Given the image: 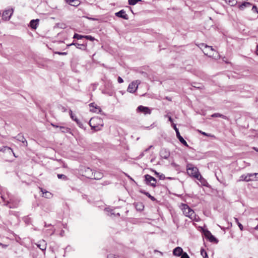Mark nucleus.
Here are the masks:
<instances>
[{
	"instance_id": "obj_1",
	"label": "nucleus",
	"mask_w": 258,
	"mask_h": 258,
	"mask_svg": "<svg viewBox=\"0 0 258 258\" xmlns=\"http://www.w3.org/2000/svg\"><path fill=\"white\" fill-rule=\"evenodd\" d=\"M186 170L188 175L190 176H192L198 180L203 179V177L199 172L198 168L194 166L192 164L188 163L187 164Z\"/></svg>"
},
{
	"instance_id": "obj_2",
	"label": "nucleus",
	"mask_w": 258,
	"mask_h": 258,
	"mask_svg": "<svg viewBox=\"0 0 258 258\" xmlns=\"http://www.w3.org/2000/svg\"><path fill=\"white\" fill-rule=\"evenodd\" d=\"M181 210L183 214L189 217L190 219H195L197 217L194 211L192 210L187 204H182L181 205Z\"/></svg>"
},
{
	"instance_id": "obj_3",
	"label": "nucleus",
	"mask_w": 258,
	"mask_h": 258,
	"mask_svg": "<svg viewBox=\"0 0 258 258\" xmlns=\"http://www.w3.org/2000/svg\"><path fill=\"white\" fill-rule=\"evenodd\" d=\"M9 200H7L4 205L10 209H15L18 207L20 201L12 196L8 195Z\"/></svg>"
},
{
	"instance_id": "obj_4",
	"label": "nucleus",
	"mask_w": 258,
	"mask_h": 258,
	"mask_svg": "<svg viewBox=\"0 0 258 258\" xmlns=\"http://www.w3.org/2000/svg\"><path fill=\"white\" fill-rule=\"evenodd\" d=\"M100 120V119L98 117L91 118L89 121V124L91 127V129L94 130L95 131H98L101 130V127L103 126V124L95 125V123L97 122V121Z\"/></svg>"
},
{
	"instance_id": "obj_5",
	"label": "nucleus",
	"mask_w": 258,
	"mask_h": 258,
	"mask_svg": "<svg viewBox=\"0 0 258 258\" xmlns=\"http://www.w3.org/2000/svg\"><path fill=\"white\" fill-rule=\"evenodd\" d=\"M140 84V81L139 80L134 81L132 83H131L127 89V91L132 93H135L138 88V85Z\"/></svg>"
},
{
	"instance_id": "obj_6",
	"label": "nucleus",
	"mask_w": 258,
	"mask_h": 258,
	"mask_svg": "<svg viewBox=\"0 0 258 258\" xmlns=\"http://www.w3.org/2000/svg\"><path fill=\"white\" fill-rule=\"evenodd\" d=\"M144 177L146 184L149 185L153 187L156 186V179L154 177L149 174L145 175Z\"/></svg>"
},
{
	"instance_id": "obj_7",
	"label": "nucleus",
	"mask_w": 258,
	"mask_h": 258,
	"mask_svg": "<svg viewBox=\"0 0 258 258\" xmlns=\"http://www.w3.org/2000/svg\"><path fill=\"white\" fill-rule=\"evenodd\" d=\"M173 127L176 132V137L180 141L181 143H182L183 145L188 147V145L187 142L185 141V140L181 136L180 133L179 132L178 129L177 128L175 124L173 123Z\"/></svg>"
},
{
	"instance_id": "obj_8",
	"label": "nucleus",
	"mask_w": 258,
	"mask_h": 258,
	"mask_svg": "<svg viewBox=\"0 0 258 258\" xmlns=\"http://www.w3.org/2000/svg\"><path fill=\"white\" fill-rule=\"evenodd\" d=\"M13 13V9H9L4 11L2 14V18L5 21L9 20Z\"/></svg>"
},
{
	"instance_id": "obj_9",
	"label": "nucleus",
	"mask_w": 258,
	"mask_h": 258,
	"mask_svg": "<svg viewBox=\"0 0 258 258\" xmlns=\"http://www.w3.org/2000/svg\"><path fill=\"white\" fill-rule=\"evenodd\" d=\"M137 111L143 113L144 114H150L151 113L150 109L146 106L140 105L137 107Z\"/></svg>"
},
{
	"instance_id": "obj_10",
	"label": "nucleus",
	"mask_w": 258,
	"mask_h": 258,
	"mask_svg": "<svg viewBox=\"0 0 258 258\" xmlns=\"http://www.w3.org/2000/svg\"><path fill=\"white\" fill-rule=\"evenodd\" d=\"M170 155V152L166 149H162L160 152V156L163 159H167L169 157Z\"/></svg>"
},
{
	"instance_id": "obj_11",
	"label": "nucleus",
	"mask_w": 258,
	"mask_h": 258,
	"mask_svg": "<svg viewBox=\"0 0 258 258\" xmlns=\"http://www.w3.org/2000/svg\"><path fill=\"white\" fill-rule=\"evenodd\" d=\"M94 171L90 168L88 167L85 169L84 171V176L88 178L92 179Z\"/></svg>"
},
{
	"instance_id": "obj_12",
	"label": "nucleus",
	"mask_w": 258,
	"mask_h": 258,
	"mask_svg": "<svg viewBox=\"0 0 258 258\" xmlns=\"http://www.w3.org/2000/svg\"><path fill=\"white\" fill-rule=\"evenodd\" d=\"M115 15L119 18H122L124 20H128V17L125 13V11L124 10H121L118 12L115 13Z\"/></svg>"
},
{
	"instance_id": "obj_13",
	"label": "nucleus",
	"mask_w": 258,
	"mask_h": 258,
	"mask_svg": "<svg viewBox=\"0 0 258 258\" xmlns=\"http://www.w3.org/2000/svg\"><path fill=\"white\" fill-rule=\"evenodd\" d=\"M89 106L92 107L90 108V110L91 112L99 113L102 110L100 107L97 106L95 103H91L89 104Z\"/></svg>"
},
{
	"instance_id": "obj_14",
	"label": "nucleus",
	"mask_w": 258,
	"mask_h": 258,
	"mask_svg": "<svg viewBox=\"0 0 258 258\" xmlns=\"http://www.w3.org/2000/svg\"><path fill=\"white\" fill-rule=\"evenodd\" d=\"M205 236L209 239V240L210 242H215L216 243L218 242V240L216 239V238L214 235H213L211 234V233L210 231H207V232H205Z\"/></svg>"
},
{
	"instance_id": "obj_15",
	"label": "nucleus",
	"mask_w": 258,
	"mask_h": 258,
	"mask_svg": "<svg viewBox=\"0 0 258 258\" xmlns=\"http://www.w3.org/2000/svg\"><path fill=\"white\" fill-rule=\"evenodd\" d=\"M36 245L39 248L43 251L46 250L47 244L45 240H42L38 241L36 243Z\"/></svg>"
},
{
	"instance_id": "obj_16",
	"label": "nucleus",
	"mask_w": 258,
	"mask_h": 258,
	"mask_svg": "<svg viewBox=\"0 0 258 258\" xmlns=\"http://www.w3.org/2000/svg\"><path fill=\"white\" fill-rule=\"evenodd\" d=\"M17 140L20 142H21L23 143V146L27 147L28 145L27 141L21 134H19L18 135L17 137H15Z\"/></svg>"
},
{
	"instance_id": "obj_17",
	"label": "nucleus",
	"mask_w": 258,
	"mask_h": 258,
	"mask_svg": "<svg viewBox=\"0 0 258 258\" xmlns=\"http://www.w3.org/2000/svg\"><path fill=\"white\" fill-rule=\"evenodd\" d=\"M51 125L56 128H59L60 131L63 133H69L70 131V128L63 126H59L53 123H51Z\"/></svg>"
},
{
	"instance_id": "obj_18",
	"label": "nucleus",
	"mask_w": 258,
	"mask_h": 258,
	"mask_svg": "<svg viewBox=\"0 0 258 258\" xmlns=\"http://www.w3.org/2000/svg\"><path fill=\"white\" fill-rule=\"evenodd\" d=\"M183 253V252L182 248L179 246L176 247L173 250V254L175 256H181Z\"/></svg>"
},
{
	"instance_id": "obj_19",
	"label": "nucleus",
	"mask_w": 258,
	"mask_h": 258,
	"mask_svg": "<svg viewBox=\"0 0 258 258\" xmlns=\"http://www.w3.org/2000/svg\"><path fill=\"white\" fill-rule=\"evenodd\" d=\"M71 45H75L77 48L82 50H86L87 48L86 44H79L78 43H75L73 42L72 43L69 44L68 46Z\"/></svg>"
},
{
	"instance_id": "obj_20",
	"label": "nucleus",
	"mask_w": 258,
	"mask_h": 258,
	"mask_svg": "<svg viewBox=\"0 0 258 258\" xmlns=\"http://www.w3.org/2000/svg\"><path fill=\"white\" fill-rule=\"evenodd\" d=\"M65 1L69 5L76 7L80 5V2L79 0H65Z\"/></svg>"
},
{
	"instance_id": "obj_21",
	"label": "nucleus",
	"mask_w": 258,
	"mask_h": 258,
	"mask_svg": "<svg viewBox=\"0 0 258 258\" xmlns=\"http://www.w3.org/2000/svg\"><path fill=\"white\" fill-rule=\"evenodd\" d=\"M39 20L33 19L30 22V26L33 29H36L38 25Z\"/></svg>"
},
{
	"instance_id": "obj_22",
	"label": "nucleus",
	"mask_w": 258,
	"mask_h": 258,
	"mask_svg": "<svg viewBox=\"0 0 258 258\" xmlns=\"http://www.w3.org/2000/svg\"><path fill=\"white\" fill-rule=\"evenodd\" d=\"M103 177V174L102 173L99 171L94 172L92 179L99 180Z\"/></svg>"
},
{
	"instance_id": "obj_23",
	"label": "nucleus",
	"mask_w": 258,
	"mask_h": 258,
	"mask_svg": "<svg viewBox=\"0 0 258 258\" xmlns=\"http://www.w3.org/2000/svg\"><path fill=\"white\" fill-rule=\"evenodd\" d=\"M140 192L145 195L149 198H150L152 201H156V199L152 196H151L148 192L146 191L145 190L141 189L140 190Z\"/></svg>"
},
{
	"instance_id": "obj_24",
	"label": "nucleus",
	"mask_w": 258,
	"mask_h": 258,
	"mask_svg": "<svg viewBox=\"0 0 258 258\" xmlns=\"http://www.w3.org/2000/svg\"><path fill=\"white\" fill-rule=\"evenodd\" d=\"M251 5H252L249 2H245L243 3L242 4H241L240 5H239V8L240 10H243L245 8L250 7L251 6Z\"/></svg>"
},
{
	"instance_id": "obj_25",
	"label": "nucleus",
	"mask_w": 258,
	"mask_h": 258,
	"mask_svg": "<svg viewBox=\"0 0 258 258\" xmlns=\"http://www.w3.org/2000/svg\"><path fill=\"white\" fill-rule=\"evenodd\" d=\"M0 151H2L4 152H6V151L12 152L13 153L14 156L16 157L15 153L13 152V151H12L11 148L7 147V146H4L2 148H0Z\"/></svg>"
},
{
	"instance_id": "obj_26",
	"label": "nucleus",
	"mask_w": 258,
	"mask_h": 258,
	"mask_svg": "<svg viewBox=\"0 0 258 258\" xmlns=\"http://www.w3.org/2000/svg\"><path fill=\"white\" fill-rule=\"evenodd\" d=\"M200 47L201 49H210L211 50L213 51V48L212 46L207 45V44H205L204 43H201L200 44Z\"/></svg>"
},
{
	"instance_id": "obj_27",
	"label": "nucleus",
	"mask_w": 258,
	"mask_h": 258,
	"mask_svg": "<svg viewBox=\"0 0 258 258\" xmlns=\"http://www.w3.org/2000/svg\"><path fill=\"white\" fill-rule=\"evenodd\" d=\"M239 181H249L250 178H248L247 175L243 174L240 176Z\"/></svg>"
},
{
	"instance_id": "obj_28",
	"label": "nucleus",
	"mask_w": 258,
	"mask_h": 258,
	"mask_svg": "<svg viewBox=\"0 0 258 258\" xmlns=\"http://www.w3.org/2000/svg\"><path fill=\"white\" fill-rule=\"evenodd\" d=\"M211 116L212 117H221V118H222L224 119H225L226 118V116H225L223 114H220L219 113H214L211 115Z\"/></svg>"
},
{
	"instance_id": "obj_29",
	"label": "nucleus",
	"mask_w": 258,
	"mask_h": 258,
	"mask_svg": "<svg viewBox=\"0 0 258 258\" xmlns=\"http://www.w3.org/2000/svg\"><path fill=\"white\" fill-rule=\"evenodd\" d=\"M57 176L58 178L61 179L64 181H66V180H68V177L64 174H58L57 175Z\"/></svg>"
},
{
	"instance_id": "obj_30",
	"label": "nucleus",
	"mask_w": 258,
	"mask_h": 258,
	"mask_svg": "<svg viewBox=\"0 0 258 258\" xmlns=\"http://www.w3.org/2000/svg\"><path fill=\"white\" fill-rule=\"evenodd\" d=\"M105 211L108 213V215H109V214L110 215H115V213L114 212V210L111 209L109 208H106L105 209Z\"/></svg>"
},
{
	"instance_id": "obj_31",
	"label": "nucleus",
	"mask_w": 258,
	"mask_h": 258,
	"mask_svg": "<svg viewBox=\"0 0 258 258\" xmlns=\"http://www.w3.org/2000/svg\"><path fill=\"white\" fill-rule=\"evenodd\" d=\"M225 2L228 3L229 5L231 6H233L235 5L237 3V1L236 0H225Z\"/></svg>"
},
{
	"instance_id": "obj_32",
	"label": "nucleus",
	"mask_w": 258,
	"mask_h": 258,
	"mask_svg": "<svg viewBox=\"0 0 258 258\" xmlns=\"http://www.w3.org/2000/svg\"><path fill=\"white\" fill-rule=\"evenodd\" d=\"M85 38V35H81L77 33H75L73 36V38L77 39L78 40L81 39Z\"/></svg>"
},
{
	"instance_id": "obj_33",
	"label": "nucleus",
	"mask_w": 258,
	"mask_h": 258,
	"mask_svg": "<svg viewBox=\"0 0 258 258\" xmlns=\"http://www.w3.org/2000/svg\"><path fill=\"white\" fill-rule=\"evenodd\" d=\"M234 220H235V222L238 225L240 230L242 231L243 230V226H242V225L239 222V221L237 218H234Z\"/></svg>"
},
{
	"instance_id": "obj_34",
	"label": "nucleus",
	"mask_w": 258,
	"mask_h": 258,
	"mask_svg": "<svg viewBox=\"0 0 258 258\" xmlns=\"http://www.w3.org/2000/svg\"><path fill=\"white\" fill-rule=\"evenodd\" d=\"M42 196L46 198H50V197H51L52 195L50 192L47 191V190H45V192H44V195H43Z\"/></svg>"
},
{
	"instance_id": "obj_35",
	"label": "nucleus",
	"mask_w": 258,
	"mask_h": 258,
	"mask_svg": "<svg viewBox=\"0 0 258 258\" xmlns=\"http://www.w3.org/2000/svg\"><path fill=\"white\" fill-rule=\"evenodd\" d=\"M140 1H141V0H128V3L130 5H135Z\"/></svg>"
},
{
	"instance_id": "obj_36",
	"label": "nucleus",
	"mask_w": 258,
	"mask_h": 258,
	"mask_svg": "<svg viewBox=\"0 0 258 258\" xmlns=\"http://www.w3.org/2000/svg\"><path fill=\"white\" fill-rule=\"evenodd\" d=\"M201 254L204 258H208L207 253L204 249H201Z\"/></svg>"
},
{
	"instance_id": "obj_37",
	"label": "nucleus",
	"mask_w": 258,
	"mask_h": 258,
	"mask_svg": "<svg viewBox=\"0 0 258 258\" xmlns=\"http://www.w3.org/2000/svg\"><path fill=\"white\" fill-rule=\"evenodd\" d=\"M136 206V209L139 211L142 210L144 208V206L142 204V203L137 204Z\"/></svg>"
},
{
	"instance_id": "obj_38",
	"label": "nucleus",
	"mask_w": 258,
	"mask_h": 258,
	"mask_svg": "<svg viewBox=\"0 0 258 258\" xmlns=\"http://www.w3.org/2000/svg\"><path fill=\"white\" fill-rule=\"evenodd\" d=\"M247 176L248 178H250V181L251 180H255V177H254V173H248Z\"/></svg>"
},
{
	"instance_id": "obj_39",
	"label": "nucleus",
	"mask_w": 258,
	"mask_h": 258,
	"mask_svg": "<svg viewBox=\"0 0 258 258\" xmlns=\"http://www.w3.org/2000/svg\"><path fill=\"white\" fill-rule=\"evenodd\" d=\"M75 121L77 122V124L80 127H83V124L79 119H78L77 118H75Z\"/></svg>"
},
{
	"instance_id": "obj_40",
	"label": "nucleus",
	"mask_w": 258,
	"mask_h": 258,
	"mask_svg": "<svg viewBox=\"0 0 258 258\" xmlns=\"http://www.w3.org/2000/svg\"><path fill=\"white\" fill-rule=\"evenodd\" d=\"M199 132H200L201 134H202V135H204V136H207V137H214V135H212L210 134H207V133H205V132H202V131H199Z\"/></svg>"
},
{
	"instance_id": "obj_41",
	"label": "nucleus",
	"mask_w": 258,
	"mask_h": 258,
	"mask_svg": "<svg viewBox=\"0 0 258 258\" xmlns=\"http://www.w3.org/2000/svg\"><path fill=\"white\" fill-rule=\"evenodd\" d=\"M84 38H86V39L89 40L90 41H93L95 39V38L93 37L90 35H85Z\"/></svg>"
},
{
	"instance_id": "obj_42",
	"label": "nucleus",
	"mask_w": 258,
	"mask_h": 258,
	"mask_svg": "<svg viewBox=\"0 0 258 258\" xmlns=\"http://www.w3.org/2000/svg\"><path fill=\"white\" fill-rule=\"evenodd\" d=\"M180 258H189V255L187 254L186 252H183L181 255Z\"/></svg>"
},
{
	"instance_id": "obj_43",
	"label": "nucleus",
	"mask_w": 258,
	"mask_h": 258,
	"mask_svg": "<svg viewBox=\"0 0 258 258\" xmlns=\"http://www.w3.org/2000/svg\"><path fill=\"white\" fill-rule=\"evenodd\" d=\"M70 114L71 118L72 119H73L74 120H75V118H77V117H76V116L75 115H74L73 114L72 111L71 110H70Z\"/></svg>"
},
{
	"instance_id": "obj_44",
	"label": "nucleus",
	"mask_w": 258,
	"mask_h": 258,
	"mask_svg": "<svg viewBox=\"0 0 258 258\" xmlns=\"http://www.w3.org/2000/svg\"><path fill=\"white\" fill-rule=\"evenodd\" d=\"M209 51H211L210 49H205L204 50L203 49V52L206 55H208Z\"/></svg>"
},
{
	"instance_id": "obj_45",
	"label": "nucleus",
	"mask_w": 258,
	"mask_h": 258,
	"mask_svg": "<svg viewBox=\"0 0 258 258\" xmlns=\"http://www.w3.org/2000/svg\"><path fill=\"white\" fill-rule=\"evenodd\" d=\"M252 11L253 12H255V13H258V9L257 8V7H256V6H255V5L252 6Z\"/></svg>"
},
{
	"instance_id": "obj_46",
	"label": "nucleus",
	"mask_w": 258,
	"mask_h": 258,
	"mask_svg": "<svg viewBox=\"0 0 258 258\" xmlns=\"http://www.w3.org/2000/svg\"><path fill=\"white\" fill-rule=\"evenodd\" d=\"M159 178L161 180H164L166 178V177L165 176V175L163 174H161L158 175Z\"/></svg>"
},
{
	"instance_id": "obj_47",
	"label": "nucleus",
	"mask_w": 258,
	"mask_h": 258,
	"mask_svg": "<svg viewBox=\"0 0 258 258\" xmlns=\"http://www.w3.org/2000/svg\"><path fill=\"white\" fill-rule=\"evenodd\" d=\"M56 54H58L59 55H66L67 54V52H55Z\"/></svg>"
},
{
	"instance_id": "obj_48",
	"label": "nucleus",
	"mask_w": 258,
	"mask_h": 258,
	"mask_svg": "<svg viewBox=\"0 0 258 258\" xmlns=\"http://www.w3.org/2000/svg\"><path fill=\"white\" fill-rule=\"evenodd\" d=\"M117 81L119 83H123V80L120 77H118L117 78Z\"/></svg>"
},
{
	"instance_id": "obj_49",
	"label": "nucleus",
	"mask_w": 258,
	"mask_h": 258,
	"mask_svg": "<svg viewBox=\"0 0 258 258\" xmlns=\"http://www.w3.org/2000/svg\"><path fill=\"white\" fill-rule=\"evenodd\" d=\"M165 117H167L168 118V120L172 123V124L173 123V119L172 118V117L170 116H168L167 115H165Z\"/></svg>"
},
{
	"instance_id": "obj_50",
	"label": "nucleus",
	"mask_w": 258,
	"mask_h": 258,
	"mask_svg": "<svg viewBox=\"0 0 258 258\" xmlns=\"http://www.w3.org/2000/svg\"><path fill=\"white\" fill-rule=\"evenodd\" d=\"M202 184H203L204 185H206L205 182H206V180L203 178V179L199 180Z\"/></svg>"
},
{
	"instance_id": "obj_51",
	"label": "nucleus",
	"mask_w": 258,
	"mask_h": 258,
	"mask_svg": "<svg viewBox=\"0 0 258 258\" xmlns=\"http://www.w3.org/2000/svg\"><path fill=\"white\" fill-rule=\"evenodd\" d=\"M0 246H1L3 248H6L8 245L7 244H4L2 243H0Z\"/></svg>"
},
{
	"instance_id": "obj_52",
	"label": "nucleus",
	"mask_w": 258,
	"mask_h": 258,
	"mask_svg": "<svg viewBox=\"0 0 258 258\" xmlns=\"http://www.w3.org/2000/svg\"><path fill=\"white\" fill-rule=\"evenodd\" d=\"M191 87L197 88V89H200L201 88L200 86H197V85L195 86L192 84L191 85Z\"/></svg>"
},
{
	"instance_id": "obj_53",
	"label": "nucleus",
	"mask_w": 258,
	"mask_h": 258,
	"mask_svg": "<svg viewBox=\"0 0 258 258\" xmlns=\"http://www.w3.org/2000/svg\"><path fill=\"white\" fill-rule=\"evenodd\" d=\"M254 177L255 180L258 179V173H255Z\"/></svg>"
},
{
	"instance_id": "obj_54",
	"label": "nucleus",
	"mask_w": 258,
	"mask_h": 258,
	"mask_svg": "<svg viewBox=\"0 0 258 258\" xmlns=\"http://www.w3.org/2000/svg\"><path fill=\"white\" fill-rule=\"evenodd\" d=\"M2 199H3V201L5 202V203H6L7 200H6V198L4 197V196H1Z\"/></svg>"
},
{
	"instance_id": "obj_55",
	"label": "nucleus",
	"mask_w": 258,
	"mask_h": 258,
	"mask_svg": "<svg viewBox=\"0 0 258 258\" xmlns=\"http://www.w3.org/2000/svg\"><path fill=\"white\" fill-rule=\"evenodd\" d=\"M61 108L63 111H66L67 109L64 107H61Z\"/></svg>"
},
{
	"instance_id": "obj_56",
	"label": "nucleus",
	"mask_w": 258,
	"mask_h": 258,
	"mask_svg": "<svg viewBox=\"0 0 258 258\" xmlns=\"http://www.w3.org/2000/svg\"><path fill=\"white\" fill-rule=\"evenodd\" d=\"M40 189H41V192H42L43 195H44V192H45V190H46L43 189V188H40Z\"/></svg>"
},
{
	"instance_id": "obj_57",
	"label": "nucleus",
	"mask_w": 258,
	"mask_h": 258,
	"mask_svg": "<svg viewBox=\"0 0 258 258\" xmlns=\"http://www.w3.org/2000/svg\"><path fill=\"white\" fill-rule=\"evenodd\" d=\"M256 54L258 55V44H257V45L256 46Z\"/></svg>"
},
{
	"instance_id": "obj_58",
	"label": "nucleus",
	"mask_w": 258,
	"mask_h": 258,
	"mask_svg": "<svg viewBox=\"0 0 258 258\" xmlns=\"http://www.w3.org/2000/svg\"><path fill=\"white\" fill-rule=\"evenodd\" d=\"M155 174L156 175H158H158H159V174H160V173H158V172H157V171H155Z\"/></svg>"
},
{
	"instance_id": "obj_59",
	"label": "nucleus",
	"mask_w": 258,
	"mask_h": 258,
	"mask_svg": "<svg viewBox=\"0 0 258 258\" xmlns=\"http://www.w3.org/2000/svg\"><path fill=\"white\" fill-rule=\"evenodd\" d=\"M167 179H170V180H171V179H173V178L172 177H166Z\"/></svg>"
},
{
	"instance_id": "obj_60",
	"label": "nucleus",
	"mask_w": 258,
	"mask_h": 258,
	"mask_svg": "<svg viewBox=\"0 0 258 258\" xmlns=\"http://www.w3.org/2000/svg\"><path fill=\"white\" fill-rule=\"evenodd\" d=\"M255 230H258V225L254 228Z\"/></svg>"
},
{
	"instance_id": "obj_61",
	"label": "nucleus",
	"mask_w": 258,
	"mask_h": 258,
	"mask_svg": "<svg viewBox=\"0 0 258 258\" xmlns=\"http://www.w3.org/2000/svg\"><path fill=\"white\" fill-rule=\"evenodd\" d=\"M193 220H195L196 221H198V219L196 218V217H195V219H192Z\"/></svg>"
},
{
	"instance_id": "obj_62",
	"label": "nucleus",
	"mask_w": 258,
	"mask_h": 258,
	"mask_svg": "<svg viewBox=\"0 0 258 258\" xmlns=\"http://www.w3.org/2000/svg\"><path fill=\"white\" fill-rule=\"evenodd\" d=\"M127 177L131 179V180H133V178L132 177H131L129 175L127 176Z\"/></svg>"
},
{
	"instance_id": "obj_63",
	"label": "nucleus",
	"mask_w": 258,
	"mask_h": 258,
	"mask_svg": "<svg viewBox=\"0 0 258 258\" xmlns=\"http://www.w3.org/2000/svg\"><path fill=\"white\" fill-rule=\"evenodd\" d=\"M143 155H144V154H143V153H142V154H141V155H140V156H141V157H142V156H143Z\"/></svg>"
},
{
	"instance_id": "obj_64",
	"label": "nucleus",
	"mask_w": 258,
	"mask_h": 258,
	"mask_svg": "<svg viewBox=\"0 0 258 258\" xmlns=\"http://www.w3.org/2000/svg\"><path fill=\"white\" fill-rule=\"evenodd\" d=\"M166 99L170 100V99H169V98H168L167 97H166Z\"/></svg>"
}]
</instances>
